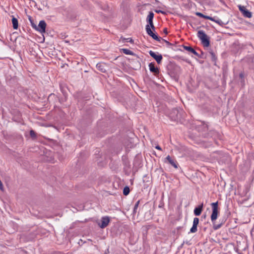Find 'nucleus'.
<instances>
[{"mask_svg":"<svg viewBox=\"0 0 254 254\" xmlns=\"http://www.w3.org/2000/svg\"><path fill=\"white\" fill-rule=\"evenodd\" d=\"M239 78L241 79V82L244 84V74L243 72H241L239 74Z\"/></svg>","mask_w":254,"mask_h":254,"instance_id":"obj_31","label":"nucleus"},{"mask_svg":"<svg viewBox=\"0 0 254 254\" xmlns=\"http://www.w3.org/2000/svg\"><path fill=\"white\" fill-rule=\"evenodd\" d=\"M139 202H140V200H138L135 204L134 206V208H133V214H134L136 213V210L137 209V208H138V205L139 204Z\"/></svg>","mask_w":254,"mask_h":254,"instance_id":"obj_29","label":"nucleus"},{"mask_svg":"<svg viewBox=\"0 0 254 254\" xmlns=\"http://www.w3.org/2000/svg\"><path fill=\"white\" fill-rule=\"evenodd\" d=\"M209 54L210 55L211 59L212 61L216 62V61L217 60V57H216V55H215L214 53L212 51H209Z\"/></svg>","mask_w":254,"mask_h":254,"instance_id":"obj_26","label":"nucleus"},{"mask_svg":"<svg viewBox=\"0 0 254 254\" xmlns=\"http://www.w3.org/2000/svg\"><path fill=\"white\" fill-rule=\"evenodd\" d=\"M130 192V189L129 187L126 186L123 189V194L124 195H127Z\"/></svg>","mask_w":254,"mask_h":254,"instance_id":"obj_25","label":"nucleus"},{"mask_svg":"<svg viewBox=\"0 0 254 254\" xmlns=\"http://www.w3.org/2000/svg\"><path fill=\"white\" fill-rule=\"evenodd\" d=\"M97 69L101 72L105 73L107 71L108 66L104 63H99L96 64Z\"/></svg>","mask_w":254,"mask_h":254,"instance_id":"obj_14","label":"nucleus"},{"mask_svg":"<svg viewBox=\"0 0 254 254\" xmlns=\"http://www.w3.org/2000/svg\"><path fill=\"white\" fill-rule=\"evenodd\" d=\"M211 206L212 207V213L210 216L211 220L213 224V229L215 230H216L219 228H220L222 225L225 223L226 219L225 218H223L222 219L221 222L220 223L217 224L215 223V221L218 217V215L219 214L218 210V201H216L215 202H213L211 203Z\"/></svg>","mask_w":254,"mask_h":254,"instance_id":"obj_2","label":"nucleus"},{"mask_svg":"<svg viewBox=\"0 0 254 254\" xmlns=\"http://www.w3.org/2000/svg\"><path fill=\"white\" fill-rule=\"evenodd\" d=\"M30 135L32 139H35L37 137V134L34 130L31 129L30 131Z\"/></svg>","mask_w":254,"mask_h":254,"instance_id":"obj_28","label":"nucleus"},{"mask_svg":"<svg viewBox=\"0 0 254 254\" xmlns=\"http://www.w3.org/2000/svg\"><path fill=\"white\" fill-rule=\"evenodd\" d=\"M215 22L217 23V24H218L220 26H223L227 23V22H223L220 19H217L215 21Z\"/></svg>","mask_w":254,"mask_h":254,"instance_id":"obj_30","label":"nucleus"},{"mask_svg":"<svg viewBox=\"0 0 254 254\" xmlns=\"http://www.w3.org/2000/svg\"><path fill=\"white\" fill-rule=\"evenodd\" d=\"M195 14L196 15L200 17H201V18H204V16L205 15H204L203 13H201V12H196L195 13Z\"/></svg>","mask_w":254,"mask_h":254,"instance_id":"obj_33","label":"nucleus"},{"mask_svg":"<svg viewBox=\"0 0 254 254\" xmlns=\"http://www.w3.org/2000/svg\"><path fill=\"white\" fill-rule=\"evenodd\" d=\"M54 94H51L49 95V96H48V100L50 99V98H51L53 96H54Z\"/></svg>","mask_w":254,"mask_h":254,"instance_id":"obj_38","label":"nucleus"},{"mask_svg":"<svg viewBox=\"0 0 254 254\" xmlns=\"http://www.w3.org/2000/svg\"><path fill=\"white\" fill-rule=\"evenodd\" d=\"M155 63L152 62L149 64L150 71L153 73L155 75L159 73V69L157 67L155 66Z\"/></svg>","mask_w":254,"mask_h":254,"instance_id":"obj_15","label":"nucleus"},{"mask_svg":"<svg viewBox=\"0 0 254 254\" xmlns=\"http://www.w3.org/2000/svg\"><path fill=\"white\" fill-rule=\"evenodd\" d=\"M110 222L109 217L108 216L103 217L101 219V224H99L101 228H104L107 227Z\"/></svg>","mask_w":254,"mask_h":254,"instance_id":"obj_17","label":"nucleus"},{"mask_svg":"<svg viewBox=\"0 0 254 254\" xmlns=\"http://www.w3.org/2000/svg\"><path fill=\"white\" fill-rule=\"evenodd\" d=\"M161 39L166 44L167 46L168 47H170V46H172L173 45V44L170 42H169V41L165 40V39H163L161 38Z\"/></svg>","mask_w":254,"mask_h":254,"instance_id":"obj_32","label":"nucleus"},{"mask_svg":"<svg viewBox=\"0 0 254 254\" xmlns=\"http://www.w3.org/2000/svg\"><path fill=\"white\" fill-rule=\"evenodd\" d=\"M60 90L62 92L64 98V101H66L67 97V91L68 90L67 87L65 84H60Z\"/></svg>","mask_w":254,"mask_h":254,"instance_id":"obj_18","label":"nucleus"},{"mask_svg":"<svg viewBox=\"0 0 254 254\" xmlns=\"http://www.w3.org/2000/svg\"><path fill=\"white\" fill-rule=\"evenodd\" d=\"M63 14L67 18L71 20L76 19L77 14L75 9L71 7H67L64 10Z\"/></svg>","mask_w":254,"mask_h":254,"instance_id":"obj_5","label":"nucleus"},{"mask_svg":"<svg viewBox=\"0 0 254 254\" xmlns=\"http://www.w3.org/2000/svg\"><path fill=\"white\" fill-rule=\"evenodd\" d=\"M205 217H206V215H203V217L205 218Z\"/></svg>","mask_w":254,"mask_h":254,"instance_id":"obj_43","label":"nucleus"},{"mask_svg":"<svg viewBox=\"0 0 254 254\" xmlns=\"http://www.w3.org/2000/svg\"><path fill=\"white\" fill-rule=\"evenodd\" d=\"M154 14L152 11H149V14L146 18V21L147 24L153 23V20L154 18Z\"/></svg>","mask_w":254,"mask_h":254,"instance_id":"obj_20","label":"nucleus"},{"mask_svg":"<svg viewBox=\"0 0 254 254\" xmlns=\"http://www.w3.org/2000/svg\"><path fill=\"white\" fill-rule=\"evenodd\" d=\"M164 162L169 163L176 169L178 168V164L177 162L174 159H172L169 155H168L165 158Z\"/></svg>","mask_w":254,"mask_h":254,"instance_id":"obj_13","label":"nucleus"},{"mask_svg":"<svg viewBox=\"0 0 254 254\" xmlns=\"http://www.w3.org/2000/svg\"><path fill=\"white\" fill-rule=\"evenodd\" d=\"M120 41H122L123 43L129 42L130 43H133V40L131 38H125L121 37Z\"/></svg>","mask_w":254,"mask_h":254,"instance_id":"obj_23","label":"nucleus"},{"mask_svg":"<svg viewBox=\"0 0 254 254\" xmlns=\"http://www.w3.org/2000/svg\"><path fill=\"white\" fill-rule=\"evenodd\" d=\"M199 219L197 217H195L193 220V224L192 227L190 229V233H194L197 231V226L199 224Z\"/></svg>","mask_w":254,"mask_h":254,"instance_id":"obj_12","label":"nucleus"},{"mask_svg":"<svg viewBox=\"0 0 254 254\" xmlns=\"http://www.w3.org/2000/svg\"><path fill=\"white\" fill-rule=\"evenodd\" d=\"M186 243L187 244H188L189 245H190V244L189 243V242H187Z\"/></svg>","mask_w":254,"mask_h":254,"instance_id":"obj_41","label":"nucleus"},{"mask_svg":"<svg viewBox=\"0 0 254 254\" xmlns=\"http://www.w3.org/2000/svg\"><path fill=\"white\" fill-rule=\"evenodd\" d=\"M210 20L212 21H214L215 22V21L216 20V19H215V17H211V19Z\"/></svg>","mask_w":254,"mask_h":254,"instance_id":"obj_39","label":"nucleus"},{"mask_svg":"<svg viewBox=\"0 0 254 254\" xmlns=\"http://www.w3.org/2000/svg\"><path fill=\"white\" fill-rule=\"evenodd\" d=\"M108 8V6H105V7L104 8V10H106Z\"/></svg>","mask_w":254,"mask_h":254,"instance_id":"obj_40","label":"nucleus"},{"mask_svg":"<svg viewBox=\"0 0 254 254\" xmlns=\"http://www.w3.org/2000/svg\"><path fill=\"white\" fill-rule=\"evenodd\" d=\"M238 7L239 10L244 17L251 18L252 16V12L248 10L244 6L240 5Z\"/></svg>","mask_w":254,"mask_h":254,"instance_id":"obj_10","label":"nucleus"},{"mask_svg":"<svg viewBox=\"0 0 254 254\" xmlns=\"http://www.w3.org/2000/svg\"><path fill=\"white\" fill-rule=\"evenodd\" d=\"M121 51L126 55H129L133 56L134 57L136 56L137 55L134 54L133 52L127 49H122Z\"/></svg>","mask_w":254,"mask_h":254,"instance_id":"obj_22","label":"nucleus"},{"mask_svg":"<svg viewBox=\"0 0 254 254\" xmlns=\"http://www.w3.org/2000/svg\"><path fill=\"white\" fill-rule=\"evenodd\" d=\"M155 12L157 13H162V14H165V12H164V11H162L161 10H155Z\"/></svg>","mask_w":254,"mask_h":254,"instance_id":"obj_34","label":"nucleus"},{"mask_svg":"<svg viewBox=\"0 0 254 254\" xmlns=\"http://www.w3.org/2000/svg\"><path fill=\"white\" fill-rule=\"evenodd\" d=\"M182 46L184 48V49L185 50L194 54L198 58L201 59L205 58L204 56L205 54L202 51H200V54H199L191 46H187L185 45H182Z\"/></svg>","mask_w":254,"mask_h":254,"instance_id":"obj_7","label":"nucleus"},{"mask_svg":"<svg viewBox=\"0 0 254 254\" xmlns=\"http://www.w3.org/2000/svg\"><path fill=\"white\" fill-rule=\"evenodd\" d=\"M130 67L137 70L141 67V64L139 61V57L137 55L134 56V58L131 59L130 61Z\"/></svg>","mask_w":254,"mask_h":254,"instance_id":"obj_8","label":"nucleus"},{"mask_svg":"<svg viewBox=\"0 0 254 254\" xmlns=\"http://www.w3.org/2000/svg\"><path fill=\"white\" fill-rule=\"evenodd\" d=\"M250 67L254 69V57H251L249 60Z\"/></svg>","mask_w":254,"mask_h":254,"instance_id":"obj_24","label":"nucleus"},{"mask_svg":"<svg viewBox=\"0 0 254 254\" xmlns=\"http://www.w3.org/2000/svg\"><path fill=\"white\" fill-rule=\"evenodd\" d=\"M196 129L200 132V135L205 138H211L215 140L220 136V134L215 130H208V125L204 123H201V125H198Z\"/></svg>","mask_w":254,"mask_h":254,"instance_id":"obj_1","label":"nucleus"},{"mask_svg":"<svg viewBox=\"0 0 254 254\" xmlns=\"http://www.w3.org/2000/svg\"><path fill=\"white\" fill-rule=\"evenodd\" d=\"M197 37L200 40L201 44L204 47H208L210 46L209 37L202 30H199L197 32Z\"/></svg>","mask_w":254,"mask_h":254,"instance_id":"obj_6","label":"nucleus"},{"mask_svg":"<svg viewBox=\"0 0 254 254\" xmlns=\"http://www.w3.org/2000/svg\"><path fill=\"white\" fill-rule=\"evenodd\" d=\"M46 26V22L44 20H41L38 25H37V28H35V29L41 33H45Z\"/></svg>","mask_w":254,"mask_h":254,"instance_id":"obj_11","label":"nucleus"},{"mask_svg":"<svg viewBox=\"0 0 254 254\" xmlns=\"http://www.w3.org/2000/svg\"><path fill=\"white\" fill-rule=\"evenodd\" d=\"M149 54L150 56L156 61L158 64H160L162 62L163 59L162 55L159 54L158 53L156 54L152 51H150L149 52Z\"/></svg>","mask_w":254,"mask_h":254,"instance_id":"obj_9","label":"nucleus"},{"mask_svg":"<svg viewBox=\"0 0 254 254\" xmlns=\"http://www.w3.org/2000/svg\"><path fill=\"white\" fill-rule=\"evenodd\" d=\"M204 19H209V20H211V16H207V15H205L204 16Z\"/></svg>","mask_w":254,"mask_h":254,"instance_id":"obj_35","label":"nucleus"},{"mask_svg":"<svg viewBox=\"0 0 254 254\" xmlns=\"http://www.w3.org/2000/svg\"><path fill=\"white\" fill-rule=\"evenodd\" d=\"M28 19L31 23L32 28H34V29H35V28H37V25L36 24H35L32 17L30 16H29Z\"/></svg>","mask_w":254,"mask_h":254,"instance_id":"obj_27","label":"nucleus"},{"mask_svg":"<svg viewBox=\"0 0 254 254\" xmlns=\"http://www.w3.org/2000/svg\"><path fill=\"white\" fill-rule=\"evenodd\" d=\"M12 17V26L14 29H17L18 27V21L16 18H15L13 15L11 16Z\"/></svg>","mask_w":254,"mask_h":254,"instance_id":"obj_21","label":"nucleus"},{"mask_svg":"<svg viewBox=\"0 0 254 254\" xmlns=\"http://www.w3.org/2000/svg\"><path fill=\"white\" fill-rule=\"evenodd\" d=\"M163 32L166 34V35H167L168 32V30H167V28H165L164 29H163Z\"/></svg>","mask_w":254,"mask_h":254,"instance_id":"obj_36","label":"nucleus"},{"mask_svg":"<svg viewBox=\"0 0 254 254\" xmlns=\"http://www.w3.org/2000/svg\"><path fill=\"white\" fill-rule=\"evenodd\" d=\"M184 114V111L181 109L174 108L170 113L169 117L171 120L177 122H181L183 116Z\"/></svg>","mask_w":254,"mask_h":254,"instance_id":"obj_3","label":"nucleus"},{"mask_svg":"<svg viewBox=\"0 0 254 254\" xmlns=\"http://www.w3.org/2000/svg\"><path fill=\"white\" fill-rule=\"evenodd\" d=\"M155 148L158 149V150H161V148L160 147V146L159 145H157L156 147H155Z\"/></svg>","mask_w":254,"mask_h":254,"instance_id":"obj_37","label":"nucleus"},{"mask_svg":"<svg viewBox=\"0 0 254 254\" xmlns=\"http://www.w3.org/2000/svg\"><path fill=\"white\" fill-rule=\"evenodd\" d=\"M181 228V227H180L178 228V229L180 230Z\"/></svg>","mask_w":254,"mask_h":254,"instance_id":"obj_42","label":"nucleus"},{"mask_svg":"<svg viewBox=\"0 0 254 254\" xmlns=\"http://www.w3.org/2000/svg\"><path fill=\"white\" fill-rule=\"evenodd\" d=\"M145 29L147 34L152 39L157 41H160L161 38L154 33L155 31V27L153 23L147 24L145 26Z\"/></svg>","mask_w":254,"mask_h":254,"instance_id":"obj_4","label":"nucleus"},{"mask_svg":"<svg viewBox=\"0 0 254 254\" xmlns=\"http://www.w3.org/2000/svg\"><path fill=\"white\" fill-rule=\"evenodd\" d=\"M203 203H201L200 204L195 207L193 210L194 214L196 216H199L203 209Z\"/></svg>","mask_w":254,"mask_h":254,"instance_id":"obj_16","label":"nucleus"},{"mask_svg":"<svg viewBox=\"0 0 254 254\" xmlns=\"http://www.w3.org/2000/svg\"><path fill=\"white\" fill-rule=\"evenodd\" d=\"M174 68L176 70V71L174 72L172 71H170L169 74L171 77H173L175 80H176L178 79V72L180 70V67L175 65L174 66Z\"/></svg>","mask_w":254,"mask_h":254,"instance_id":"obj_19","label":"nucleus"}]
</instances>
